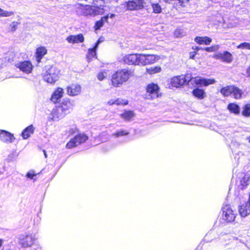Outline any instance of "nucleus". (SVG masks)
<instances>
[{
    "label": "nucleus",
    "instance_id": "obj_43",
    "mask_svg": "<svg viewBox=\"0 0 250 250\" xmlns=\"http://www.w3.org/2000/svg\"><path fill=\"white\" fill-rule=\"evenodd\" d=\"M237 48L242 49H250V43L244 42L237 46Z\"/></svg>",
    "mask_w": 250,
    "mask_h": 250
},
{
    "label": "nucleus",
    "instance_id": "obj_35",
    "mask_svg": "<svg viewBox=\"0 0 250 250\" xmlns=\"http://www.w3.org/2000/svg\"><path fill=\"white\" fill-rule=\"evenodd\" d=\"M129 134V132L126 130L120 129L117 131L116 132L113 133L112 136L115 137H120L121 136L127 135Z\"/></svg>",
    "mask_w": 250,
    "mask_h": 250
},
{
    "label": "nucleus",
    "instance_id": "obj_40",
    "mask_svg": "<svg viewBox=\"0 0 250 250\" xmlns=\"http://www.w3.org/2000/svg\"><path fill=\"white\" fill-rule=\"evenodd\" d=\"M220 48V46L219 45H214L211 46L210 47H207L204 48V50L207 52H216Z\"/></svg>",
    "mask_w": 250,
    "mask_h": 250
},
{
    "label": "nucleus",
    "instance_id": "obj_26",
    "mask_svg": "<svg viewBox=\"0 0 250 250\" xmlns=\"http://www.w3.org/2000/svg\"><path fill=\"white\" fill-rule=\"evenodd\" d=\"M228 109L230 112L235 115L239 114L240 112V108L239 106L235 103L229 104L228 105Z\"/></svg>",
    "mask_w": 250,
    "mask_h": 250
},
{
    "label": "nucleus",
    "instance_id": "obj_28",
    "mask_svg": "<svg viewBox=\"0 0 250 250\" xmlns=\"http://www.w3.org/2000/svg\"><path fill=\"white\" fill-rule=\"evenodd\" d=\"M120 116L125 121H129L134 116V113L132 111H125L120 114Z\"/></svg>",
    "mask_w": 250,
    "mask_h": 250
},
{
    "label": "nucleus",
    "instance_id": "obj_48",
    "mask_svg": "<svg viewBox=\"0 0 250 250\" xmlns=\"http://www.w3.org/2000/svg\"><path fill=\"white\" fill-rule=\"evenodd\" d=\"M214 233V231H210V232H208V233L205 237V240H207V241H208V238L209 237H210Z\"/></svg>",
    "mask_w": 250,
    "mask_h": 250
},
{
    "label": "nucleus",
    "instance_id": "obj_6",
    "mask_svg": "<svg viewBox=\"0 0 250 250\" xmlns=\"http://www.w3.org/2000/svg\"><path fill=\"white\" fill-rule=\"evenodd\" d=\"M88 139V137L83 133H80L73 139H71L66 144L67 148H71L85 142Z\"/></svg>",
    "mask_w": 250,
    "mask_h": 250
},
{
    "label": "nucleus",
    "instance_id": "obj_55",
    "mask_svg": "<svg viewBox=\"0 0 250 250\" xmlns=\"http://www.w3.org/2000/svg\"><path fill=\"white\" fill-rule=\"evenodd\" d=\"M3 243V240L1 239H0V248L2 246Z\"/></svg>",
    "mask_w": 250,
    "mask_h": 250
},
{
    "label": "nucleus",
    "instance_id": "obj_10",
    "mask_svg": "<svg viewBox=\"0 0 250 250\" xmlns=\"http://www.w3.org/2000/svg\"><path fill=\"white\" fill-rule=\"evenodd\" d=\"M191 83L193 82L196 85L207 86L214 84L216 81L214 79H205L200 77H196L190 79Z\"/></svg>",
    "mask_w": 250,
    "mask_h": 250
},
{
    "label": "nucleus",
    "instance_id": "obj_45",
    "mask_svg": "<svg viewBox=\"0 0 250 250\" xmlns=\"http://www.w3.org/2000/svg\"><path fill=\"white\" fill-rule=\"evenodd\" d=\"M188 2V0H175V4H178L181 6H185Z\"/></svg>",
    "mask_w": 250,
    "mask_h": 250
},
{
    "label": "nucleus",
    "instance_id": "obj_58",
    "mask_svg": "<svg viewBox=\"0 0 250 250\" xmlns=\"http://www.w3.org/2000/svg\"><path fill=\"white\" fill-rule=\"evenodd\" d=\"M43 153H44V155L45 157L46 158L47 157V154H46V151L45 150H43Z\"/></svg>",
    "mask_w": 250,
    "mask_h": 250
},
{
    "label": "nucleus",
    "instance_id": "obj_18",
    "mask_svg": "<svg viewBox=\"0 0 250 250\" xmlns=\"http://www.w3.org/2000/svg\"><path fill=\"white\" fill-rule=\"evenodd\" d=\"M239 212L242 217H245L250 213V202L247 201L239 207Z\"/></svg>",
    "mask_w": 250,
    "mask_h": 250
},
{
    "label": "nucleus",
    "instance_id": "obj_16",
    "mask_svg": "<svg viewBox=\"0 0 250 250\" xmlns=\"http://www.w3.org/2000/svg\"><path fill=\"white\" fill-rule=\"evenodd\" d=\"M81 92V86L78 84H72L67 87V93L70 96L78 95Z\"/></svg>",
    "mask_w": 250,
    "mask_h": 250
},
{
    "label": "nucleus",
    "instance_id": "obj_44",
    "mask_svg": "<svg viewBox=\"0 0 250 250\" xmlns=\"http://www.w3.org/2000/svg\"><path fill=\"white\" fill-rule=\"evenodd\" d=\"M20 24V22L18 21H13L10 24V29L12 32H14L17 30V27L18 25Z\"/></svg>",
    "mask_w": 250,
    "mask_h": 250
},
{
    "label": "nucleus",
    "instance_id": "obj_39",
    "mask_svg": "<svg viewBox=\"0 0 250 250\" xmlns=\"http://www.w3.org/2000/svg\"><path fill=\"white\" fill-rule=\"evenodd\" d=\"M96 49H97V48H96V46H94V47H93L92 48H90L88 50V55L87 56V57L88 59H91L96 56Z\"/></svg>",
    "mask_w": 250,
    "mask_h": 250
},
{
    "label": "nucleus",
    "instance_id": "obj_8",
    "mask_svg": "<svg viewBox=\"0 0 250 250\" xmlns=\"http://www.w3.org/2000/svg\"><path fill=\"white\" fill-rule=\"evenodd\" d=\"M159 87L157 84L152 83L147 85L146 98L152 99L158 97Z\"/></svg>",
    "mask_w": 250,
    "mask_h": 250
},
{
    "label": "nucleus",
    "instance_id": "obj_20",
    "mask_svg": "<svg viewBox=\"0 0 250 250\" xmlns=\"http://www.w3.org/2000/svg\"><path fill=\"white\" fill-rule=\"evenodd\" d=\"M137 54H128L124 56L123 61L128 64L137 65Z\"/></svg>",
    "mask_w": 250,
    "mask_h": 250
},
{
    "label": "nucleus",
    "instance_id": "obj_5",
    "mask_svg": "<svg viewBox=\"0 0 250 250\" xmlns=\"http://www.w3.org/2000/svg\"><path fill=\"white\" fill-rule=\"evenodd\" d=\"M222 218L224 221L228 223H231L234 221L236 213L229 205H224L222 207Z\"/></svg>",
    "mask_w": 250,
    "mask_h": 250
},
{
    "label": "nucleus",
    "instance_id": "obj_50",
    "mask_svg": "<svg viewBox=\"0 0 250 250\" xmlns=\"http://www.w3.org/2000/svg\"><path fill=\"white\" fill-rule=\"evenodd\" d=\"M166 2L175 4V0H164Z\"/></svg>",
    "mask_w": 250,
    "mask_h": 250
},
{
    "label": "nucleus",
    "instance_id": "obj_47",
    "mask_svg": "<svg viewBox=\"0 0 250 250\" xmlns=\"http://www.w3.org/2000/svg\"><path fill=\"white\" fill-rule=\"evenodd\" d=\"M36 175L35 174L34 171H29L26 174V177L27 178L31 179H33L34 180H36V179L34 178V177H35Z\"/></svg>",
    "mask_w": 250,
    "mask_h": 250
},
{
    "label": "nucleus",
    "instance_id": "obj_22",
    "mask_svg": "<svg viewBox=\"0 0 250 250\" xmlns=\"http://www.w3.org/2000/svg\"><path fill=\"white\" fill-rule=\"evenodd\" d=\"M194 41L199 44L209 45L212 42V39L207 36L205 37H196Z\"/></svg>",
    "mask_w": 250,
    "mask_h": 250
},
{
    "label": "nucleus",
    "instance_id": "obj_38",
    "mask_svg": "<svg viewBox=\"0 0 250 250\" xmlns=\"http://www.w3.org/2000/svg\"><path fill=\"white\" fill-rule=\"evenodd\" d=\"M161 70V68L160 66L151 67L150 68L147 69V72L150 74L160 72Z\"/></svg>",
    "mask_w": 250,
    "mask_h": 250
},
{
    "label": "nucleus",
    "instance_id": "obj_24",
    "mask_svg": "<svg viewBox=\"0 0 250 250\" xmlns=\"http://www.w3.org/2000/svg\"><path fill=\"white\" fill-rule=\"evenodd\" d=\"M47 53L46 49L42 46L38 47L36 50V59L38 62H41V59Z\"/></svg>",
    "mask_w": 250,
    "mask_h": 250
},
{
    "label": "nucleus",
    "instance_id": "obj_27",
    "mask_svg": "<svg viewBox=\"0 0 250 250\" xmlns=\"http://www.w3.org/2000/svg\"><path fill=\"white\" fill-rule=\"evenodd\" d=\"M233 89V85H228L221 88L220 92L224 96H228L232 94Z\"/></svg>",
    "mask_w": 250,
    "mask_h": 250
},
{
    "label": "nucleus",
    "instance_id": "obj_2",
    "mask_svg": "<svg viewBox=\"0 0 250 250\" xmlns=\"http://www.w3.org/2000/svg\"><path fill=\"white\" fill-rule=\"evenodd\" d=\"M133 76V71L131 69L118 70L112 76V83L115 87H119Z\"/></svg>",
    "mask_w": 250,
    "mask_h": 250
},
{
    "label": "nucleus",
    "instance_id": "obj_29",
    "mask_svg": "<svg viewBox=\"0 0 250 250\" xmlns=\"http://www.w3.org/2000/svg\"><path fill=\"white\" fill-rule=\"evenodd\" d=\"M109 18V15H107L101 18V19L98 21H97L95 25V29L96 30H99L101 27H102L105 22L107 21V20Z\"/></svg>",
    "mask_w": 250,
    "mask_h": 250
},
{
    "label": "nucleus",
    "instance_id": "obj_31",
    "mask_svg": "<svg viewBox=\"0 0 250 250\" xmlns=\"http://www.w3.org/2000/svg\"><path fill=\"white\" fill-rule=\"evenodd\" d=\"M159 57L157 55H146V65L148 64L153 63L159 59Z\"/></svg>",
    "mask_w": 250,
    "mask_h": 250
},
{
    "label": "nucleus",
    "instance_id": "obj_1",
    "mask_svg": "<svg viewBox=\"0 0 250 250\" xmlns=\"http://www.w3.org/2000/svg\"><path fill=\"white\" fill-rule=\"evenodd\" d=\"M72 8L78 16L95 17L102 15L105 12L104 6L101 5L100 6L90 5L76 3L73 5Z\"/></svg>",
    "mask_w": 250,
    "mask_h": 250
},
{
    "label": "nucleus",
    "instance_id": "obj_11",
    "mask_svg": "<svg viewBox=\"0 0 250 250\" xmlns=\"http://www.w3.org/2000/svg\"><path fill=\"white\" fill-rule=\"evenodd\" d=\"M15 66L26 74L30 73L33 67L32 63L27 61L19 62L15 64Z\"/></svg>",
    "mask_w": 250,
    "mask_h": 250
},
{
    "label": "nucleus",
    "instance_id": "obj_30",
    "mask_svg": "<svg viewBox=\"0 0 250 250\" xmlns=\"http://www.w3.org/2000/svg\"><path fill=\"white\" fill-rule=\"evenodd\" d=\"M128 104V101L126 100L118 99L116 100L111 99L108 102L109 105H126Z\"/></svg>",
    "mask_w": 250,
    "mask_h": 250
},
{
    "label": "nucleus",
    "instance_id": "obj_34",
    "mask_svg": "<svg viewBox=\"0 0 250 250\" xmlns=\"http://www.w3.org/2000/svg\"><path fill=\"white\" fill-rule=\"evenodd\" d=\"M13 11H6L0 7V17H9L14 15Z\"/></svg>",
    "mask_w": 250,
    "mask_h": 250
},
{
    "label": "nucleus",
    "instance_id": "obj_7",
    "mask_svg": "<svg viewBox=\"0 0 250 250\" xmlns=\"http://www.w3.org/2000/svg\"><path fill=\"white\" fill-rule=\"evenodd\" d=\"M126 5L127 9L129 10H141L147 6L144 0H131Z\"/></svg>",
    "mask_w": 250,
    "mask_h": 250
},
{
    "label": "nucleus",
    "instance_id": "obj_54",
    "mask_svg": "<svg viewBox=\"0 0 250 250\" xmlns=\"http://www.w3.org/2000/svg\"><path fill=\"white\" fill-rule=\"evenodd\" d=\"M102 42L101 39H99L98 41L95 44V46H96V48H97L98 47V45L99 44V43Z\"/></svg>",
    "mask_w": 250,
    "mask_h": 250
},
{
    "label": "nucleus",
    "instance_id": "obj_19",
    "mask_svg": "<svg viewBox=\"0 0 250 250\" xmlns=\"http://www.w3.org/2000/svg\"><path fill=\"white\" fill-rule=\"evenodd\" d=\"M250 177L249 175L245 174L242 177L239 178L237 182V186L241 189H245L250 184Z\"/></svg>",
    "mask_w": 250,
    "mask_h": 250
},
{
    "label": "nucleus",
    "instance_id": "obj_37",
    "mask_svg": "<svg viewBox=\"0 0 250 250\" xmlns=\"http://www.w3.org/2000/svg\"><path fill=\"white\" fill-rule=\"evenodd\" d=\"M186 35V31L183 29H177L174 32V36L177 38H181Z\"/></svg>",
    "mask_w": 250,
    "mask_h": 250
},
{
    "label": "nucleus",
    "instance_id": "obj_51",
    "mask_svg": "<svg viewBox=\"0 0 250 250\" xmlns=\"http://www.w3.org/2000/svg\"><path fill=\"white\" fill-rule=\"evenodd\" d=\"M193 49H194L195 50H197V51H198L199 50H204V48H203L201 47H199V46H195V47H193Z\"/></svg>",
    "mask_w": 250,
    "mask_h": 250
},
{
    "label": "nucleus",
    "instance_id": "obj_42",
    "mask_svg": "<svg viewBox=\"0 0 250 250\" xmlns=\"http://www.w3.org/2000/svg\"><path fill=\"white\" fill-rule=\"evenodd\" d=\"M152 7L153 12L155 13H160L162 11V8L158 3H152Z\"/></svg>",
    "mask_w": 250,
    "mask_h": 250
},
{
    "label": "nucleus",
    "instance_id": "obj_21",
    "mask_svg": "<svg viewBox=\"0 0 250 250\" xmlns=\"http://www.w3.org/2000/svg\"><path fill=\"white\" fill-rule=\"evenodd\" d=\"M66 41L70 43H78L84 41V37L82 34L77 35H70L66 38Z\"/></svg>",
    "mask_w": 250,
    "mask_h": 250
},
{
    "label": "nucleus",
    "instance_id": "obj_52",
    "mask_svg": "<svg viewBox=\"0 0 250 250\" xmlns=\"http://www.w3.org/2000/svg\"><path fill=\"white\" fill-rule=\"evenodd\" d=\"M247 75L250 78V66L247 70Z\"/></svg>",
    "mask_w": 250,
    "mask_h": 250
},
{
    "label": "nucleus",
    "instance_id": "obj_32",
    "mask_svg": "<svg viewBox=\"0 0 250 250\" xmlns=\"http://www.w3.org/2000/svg\"><path fill=\"white\" fill-rule=\"evenodd\" d=\"M137 65H146V55L137 54Z\"/></svg>",
    "mask_w": 250,
    "mask_h": 250
},
{
    "label": "nucleus",
    "instance_id": "obj_57",
    "mask_svg": "<svg viewBox=\"0 0 250 250\" xmlns=\"http://www.w3.org/2000/svg\"><path fill=\"white\" fill-rule=\"evenodd\" d=\"M246 140L250 143V135L246 137Z\"/></svg>",
    "mask_w": 250,
    "mask_h": 250
},
{
    "label": "nucleus",
    "instance_id": "obj_49",
    "mask_svg": "<svg viewBox=\"0 0 250 250\" xmlns=\"http://www.w3.org/2000/svg\"><path fill=\"white\" fill-rule=\"evenodd\" d=\"M104 78V74L103 72L99 73L98 75V78L100 81L103 80Z\"/></svg>",
    "mask_w": 250,
    "mask_h": 250
},
{
    "label": "nucleus",
    "instance_id": "obj_13",
    "mask_svg": "<svg viewBox=\"0 0 250 250\" xmlns=\"http://www.w3.org/2000/svg\"><path fill=\"white\" fill-rule=\"evenodd\" d=\"M65 115L66 114L62 110V108L57 106L52 110L50 118L52 121H58L63 118Z\"/></svg>",
    "mask_w": 250,
    "mask_h": 250
},
{
    "label": "nucleus",
    "instance_id": "obj_3",
    "mask_svg": "<svg viewBox=\"0 0 250 250\" xmlns=\"http://www.w3.org/2000/svg\"><path fill=\"white\" fill-rule=\"evenodd\" d=\"M45 72L43 75V79L48 83H54L60 78V70L55 66L46 65L44 67Z\"/></svg>",
    "mask_w": 250,
    "mask_h": 250
},
{
    "label": "nucleus",
    "instance_id": "obj_17",
    "mask_svg": "<svg viewBox=\"0 0 250 250\" xmlns=\"http://www.w3.org/2000/svg\"><path fill=\"white\" fill-rule=\"evenodd\" d=\"M63 89L61 87H58L53 93L51 97V101L54 103L59 102L61 98L63 96Z\"/></svg>",
    "mask_w": 250,
    "mask_h": 250
},
{
    "label": "nucleus",
    "instance_id": "obj_41",
    "mask_svg": "<svg viewBox=\"0 0 250 250\" xmlns=\"http://www.w3.org/2000/svg\"><path fill=\"white\" fill-rule=\"evenodd\" d=\"M18 156V154L16 151H13L10 153L7 158V160L9 162H12L15 161Z\"/></svg>",
    "mask_w": 250,
    "mask_h": 250
},
{
    "label": "nucleus",
    "instance_id": "obj_53",
    "mask_svg": "<svg viewBox=\"0 0 250 250\" xmlns=\"http://www.w3.org/2000/svg\"><path fill=\"white\" fill-rule=\"evenodd\" d=\"M196 54V53L195 52H193L192 53L191 52L190 53V58L191 59H193V58Z\"/></svg>",
    "mask_w": 250,
    "mask_h": 250
},
{
    "label": "nucleus",
    "instance_id": "obj_23",
    "mask_svg": "<svg viewBox=\"0 0 250 250\" xmlns=\"http://www.w3.org/2000/svg\"><path fill=\"white\" fill-rule=\"evenodd\" d=\"M192 94L194 96L200 100L204 99L206 96L205 91L199 88L194 89L192 91Z\"/></svg>",
    "mask_w": 250,
    "mask_h": 250
},
{
    "label": "nucleus",
    "instance_id": "obj_12",
    "mask_svg": "<svg viewBox=\"0 0 250 250\" xmlns=\"http://www.w3.org/2000/svg\"><path fill=\"white\" fill-rule=\"evenodd\" d=\"M184 75H180L173 77L171 79V86L175 87H179L183 86L188 81Z\"/></svg>",
    "mask_w": 250,
    "mask_h": 250
},
{
    "label": "nucleus",
    "instance_id": "obj_9",
    "mask_svg": "<svg viewBox=\"0 0 250 250\" xmlns=\"http://www.w3.org/2000/svg\"><path fill=\"white\" fill-rule=\"evenodd\" d=\"M213 58L227 63H230L233 60L232 55L227 51L217 52L213 55Z\"/></svg>",
    "mask_w": 250,
    "mask_h": 250
},
{
    "label": "nucleus",
    "instance_id": "obj_4",
    "mask_svg": "<svg viewBox=\"0 0 250 250\" xmlns=\"http://www.w3.org/2000/svg\"><path fill=\"white\" fill-rule=\"evenodd\" d=\"M36 235L33 233H25L19 235V244L22 248L31 247L36 240Z\"/></svg>",
    "mask_w": 250,
    "mask_h": 250
},
{
    "label": "nucleus",
    "instance_id": "obj_36",
    "mask_svg": "<svg viewBox=\"0 0 250 250\" xmlns=\"http://www.w3.org/2000/svg\"><path fill=\"white\" fill-rule=\"evenodd\" d=\"M242 114L246 117L250 116V104H247L244 106Z\"/></svg>",
    "mask_w": 250,
    "mask_h": 250
},
{
    "label": "nucleus",
    "instance_id": "obj_56",
    "mask_svg": "<svg viewBox=\"0 0 250 250\" xmlns=\"http://www.w3.org/2000/svg\"><path fill=\"white\" fill-rule=\"evenodd\" d=\"M115 14H110V16H109V18H112H112H114V17H115Z\"/></svg>",
    "mask_w": 250,
    "mask_h": 250
},
{
    "label": "nucleus",
    "instance_id": "obj_15",
    "mask_svg": "<svg viewBox=\"0 0 250 250\" xmlns=\"http://www.w3.org/2000/svg\"><path fill=\"white\" fill-rule=\"evenodd\" d=\"M15 140L13 134L4 130H0V140L6 143H11Z\"/></svg>",
    "mask_w": 250,
    "mask_h": 250
},
{
    "label": "nucleus",
    "instance_id": "obj_46",
    "mask_svg": "<svg viewBox=\"0 0 250 250\" xmlns=\"http://www.w3.org/2000/svg\"><path fill=\"white\" fill-rule=\"evenodd\" d=\"M230 236L228 234H223L222 233H221L219 235V239L222 241H225V242L227 240H229L230 239Z\"/></svg>",
    "mask_w": 250,
    "mask_h": 250
},
{
    "label": "nucleus",
    "instance_id": "obj_33",
    "mask_svg": "<svg viewBox=\"0 0 250 250\" xmlns=\"http://www.w3.org/2000/svg\"><path fill=\"white\" fill-rule=\"evenodd\" d=\"M234 98L238 99H240L242 94V90L239 88L233 86V89L232 94Z\"/></svg>",
    "mask_w": 250,
    "mask_h": 250
},
{
    "label": "nucleus",
    "instance_id": "obj_14",
    "mask_svg": "<svg viewBox=\"0 0 250 250\" xmlns=\"http://www.w3.org/2000/svg\"><path fill=\"white\" fill-rule=\"evenodd\" d=\"M74 105V101H71L68 99H64L59 106L62 108V110L66 115L69 113V110L72 109Z\"/></svg>",
    "mask_w": 250,
    "mask_h": 250
},
{
    "label": "nucleus",
    "instance_id": "obj_25",
    "mask_svg": "<svg viewBox=\"0 0 250 250\" xmlns=\"http://www.w3.org/2000/svg\"><path fill=\"white\" fill-rule=\"evenodd\" d=\"M34 127L32 125H30L25 128L21 134L22 137L24 139L28 138L31 134H32L34 131Z\"/></svg>",
    "mask_w": 250,
    "mask_h": 250
},
{
    "label": "nucleus",
    "instance_id": "obj_59",
    "mask_svg": "<svg viewBox=\"0 0 250 250\" xmlns=\"http://www.w3.org/2000/svg\"><path fill=\"white\" fill-rule=\"evenodd\" d=\"M248 201H249L250 202V195H249V199Z\"/></svg>",
    "mask_w": 250,
    "mask_h": 250
}]
</instances>
